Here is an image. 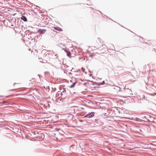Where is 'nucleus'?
<instances>
[{
    "label": "nucleus",
    "instance_id": "nucleus-1",
    "mask_svg": "<svg viewBox=\"0 0 156 156\" xmlns=\"http://www.w3.org/2000/svg\"><path fill=\"white\" fill-rule=\"evenodd\" d=\"M125 93L128 95H133L131 90L129 88H125Z\"/></svg>",
    "mask_w": 156,
    "mask_h": 156
},
{
    "label": "nucleus",
    "instance_id": "nucleus-2",
    "mask_svg": "<svg viewBox=\"0 0 156 156\" xmlns=\"http://www.w3.org/2000/svg\"><path fill=\"white\" fill-rule=\"evenodd\" d=\"M94 112H91V113L86 115L85 116L86 118H90L94 116Z\"/></svg>",
    "mask_w": 156,
    "mask_h": 156
},
{
    "label": "nucleus",
    "instance_id": "nucleus-3",
    "mask_svg": "<svg viewBox=\"0 0 156 156\" xmlns=\"http://www.w3.org/2000/svg\"><path fill=\"white\" fill-rule=\"evenodd\" d=\"M46 30L44 29H39L38 31V33L41 34H43L45 33Z\"/></svg>",
    "mask_w": 156,
    "mask_h": 156
},
{
    "label": "nucleus",
    "instance_id": "nucleus-4",
    "mask_svg": "<svg viewBox=\"0 0 156 156\" xmlns=\"http://www.w3.org/2000/svg\"><path fill=\"white\" fill-rule=\"evenodd\" d=\"M21 19L24 21H27V18L24 16H22L21 17Z\"/></svg>",
    "mask_w": 156,
    "mask_h": 156
},
{
    "label": "nucleus",
    "instance_id": "nucleus-5",
    "mask_svg": "<svg viewBox=\"0 0 156 156\" xmlns=\"http://www.w3.org/2000/svg\"><path fill=\"white\" fill-rule=\"evenodd\" d=\"M76 83V81L75 80H74V82L73 83V84L72 85H71L70 87V88H73V87L75 84Z\"/></svg>",
    "mask_w": 156,
    "mask_h": 156
},
{
    "label": "nucleus",
    "instance_id": "nucleus-6",
    "mask_svg": "<svg viewBox=\"0 0 156 156\" xmlns=\"http://www.w3.org/2000/svg\"><path fill=\"white\" fill-rule=\"evenodd\" d=\"M54 29L55 30H58L59 31H62V29L61 28H60L55 27Z\"/></svg>",
    "mask_w": 156,
    "mask_h": 156
},
{
    "label": "nucleus",
    "instance_id": "nucleus-7",
    "mask_svg": "<svg viewBox=\"0 0 156 156\" xmlns=\"http://www.w3.org/2000/svg\"><path fill=\"white\" fill-rule=\"evenodd\" d=\"M71 54L69 52H67V55L69 57L71 56Z\"/></svg>",
    "mask_w": 156,
    "mask_h": 156
},
{
    "label": "nucleus",
    "instance_id": "nucleus-8",
    "mask_svg": "<svg viewBox=\"0 0 156 156\" xmlns=\"http://www.w3.org/2000/svg\"><path fill=\"white\" fill-rule=\"evenodd\" d=\"M116 88H117L119 89V90H120V88L119 87H116Z\"/></svg>",
    "mask_w": 156,
    "mask_h": 156
},
{
    "label": "nucleus",
    "instance_id": "nucleus-9",
    "mask_svg": "<svg viewBox=\"0 0 156 156\" xmlns=\"http://www.w3.org/2000/svg\"><path fill=\"white\" fill-rule=\"evenodd\" d=\"M55 130H56V131H58L59 130V129H57V128H55Z\"/></svg>",
    "mask_w": 156,
    "mask_h": 156
},
{
    "label": "nucleus",
    "instance_id": "nucleus-10",
    "mask_svg": "<svg viewBox=\"0 0 156 156\" xmlns=\"http://www.w3.org/2000/svg\"><path fill=\"white\" fill-rule=\"evenodd\" d=\"M70 82H72V80H70Z\"/></svg>",
    "mask_w": 156,
    "mask_h": 156
},
{
    "label": "nucleus",
    "instance_id": "nucleus-11",
    "mask_svg": "<svg viewBox=\"0 0 156 156\" xmlns=\"http://www.w3.org/2000/svg\"><path fill=\"white\" fill-rule=\"evenodd\" d=\"M154 94L155 95H156V93H154Z\"/></svg>",
    "mask_w": 156,
    "mask_h": 156
}]
</instances>
